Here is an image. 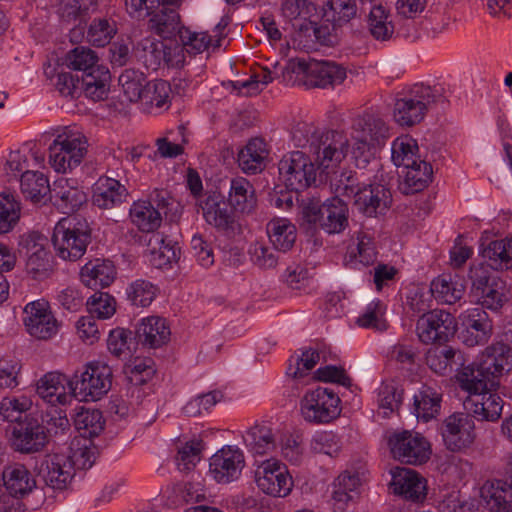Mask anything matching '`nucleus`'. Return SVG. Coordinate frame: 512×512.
<instances>
[{
	"label": "nucleus",
	"instance_id": "nucleus-55",
	"mask_svg": "<svg viewBox=\"0 0 512 512\" xmlns=\"http://www.w3.org/2000/svg\"><path fill=\"white\" fill-rule=\"evenodd\" d=\"M171 87L167 81L148 82L141 101L150 108L167 109L170 105Z\"/></svg>",
	"mask_w": 512,
	"mask_h": 512
},
{
	"label": "nucleus",
	"instance_id": "nucleus-45",
	"mask_svg": "<svg viewBox=\"0 0 512 512\" xmlns=\"http://www.w3.org/2000/svg\"><path fill=\"white\" fill-rule=\"evenodd\" d=\"M441 408V394L434 388L423 386L414 396V412L418 420L428 422Z\"/></svg>",
	"mask_w": 512,
	"mask_h": 512
},
{
	"label": "nucleus",
	"instance_id": "nucleus-28",
	"mask_svg": "<svg viewBox=\"0 0 512 512\" xmlns=\"http://www.w3.org/2000/svg\"><path fill=\"white\" fill-rule=\"evenodd\" d=\"M46 443L45 428L37 419L25 417L13 430V445L22 453L38 452Z\"/></svg>",
	"mask_w": 512,
	"mask_h": 512
},
{
	"label": "nucleus",
	"instance_id": "nucleus-57",
	"mask_svg": "<svg viewBox=\"0 0 512 512\" xmlns=\"http://www.w3.org/2000/svg\"><path fill=\"white\" fill-rule=\"evenodd\" d=\"M119 84L124 95L130 102L141 101L144 89L148 84L145 75L134 69H126L119 76Z\"/></svg>",
	"mask_w": 512,
	"mask_h": 512
},
{
	"label": "nucleus",
	"instance_id": "nucleus-31",
	"mask_svg": "<svg viewBox=\"0 0 512 512\" xmlns=\"http://www.w3.org/2000/svg\"><path fill=\"white\" fill-rule=\"evenodd\" d=\"M127 189L118 180L101 177L93 188V204L101 209H111L126 201Z\"/></svg>",
	"mask_w": 512,
	"mask_h": 512
},
{
	"label": "nucleus",
	"instance_id": "nucleus-51",
	"mask_svg": "<svg viewBox=\"0 0 512 512\" xmlns=\"http://www.w3.org/2000/svg\"><path fill=\"white\" fill-rule=\"evenodd\" d=\"M418 144L415 139L408 135L397 137L391 146V159L397 167H408L415 164L419 159L416 156Z\"/></svg>",
	"mask_w": 512,
	"mask_h": 512
},
{
	"label": "nucleus",
	"instance_id": "nucleus-11",
	"mask_svg": "<svg viewBox=\"0 0 512 512\" xmlns=\"http://www.w3.org/2000/svg\"><path fill=\"white\" fill-rule=\"evenodd\" d=\"M461 389L468 392L464 401L465 409L478 420L496 421L500 418L503 409V400L489 389L490 383L484 380H474L467 388L459 382Z\"/></svg>",
	"mask_w": 512,
	"mask_h": 512
},
{
	"label": "nucleus",
	"instance_id": "nucleus-32",
	"mask_svg": "<svg viewBox=\"0 0 512 512\" xmlns=\"http://www.w3.org/2000/svg\"><path fill=\"white\" fill-rule=\"evenodd\" d=\"M481 498L490 512L512 511V485L501 480L487 481L481 487Z\"/></svg>",
	"mask_w": 512,
	"mask_h": 512
},
{
	"label": "nucleus",
	"instance_id": "nucleus-19",
	"mask_svg": "<svg viewBox=\"0 0 512 512\" xmlns=\"http://www.w3.org/2000/svg\"><path fill=\"white\" fill-rule=\"evenodd\" d=\"M39 477L54 490H64L74 477L73 464L65 453L47 454L38 467Z\"/></svg>",
	"mask_w": 512,
	"mask_h": 512
},
{
	"label": "nucleus",
	"instance_id": "nucleus-44",
	"mask_svg": "<svg viewBox=\"0 0 512 512\" xmlns=\"http://www.w3.org/2000/svg\"><path fill=\"white\" fill-rule=\"evenodd\" d=\"M482 256L493 270L512 268V238L491 241L482 250Z\"/></svg>",
	"mask_w": 512,
	"mask_h": 512
},
{
	"label": "nucleus",
	"instance_id": "nucleus-53",
	"mask_svg": "<svg viewBox=\"0 0 512 512\" xmlns=\"http://www.w3.org/2000/svg\"><path fill=\"white\" fill-rule=\"evenodd\" d=\"M73 422L77 430H83L84 436L94 437L104 428L102 413L97 409L79 407L74 415Z\"/></svg>",
	"mask_w": 512,
	"mask_h": 512
},
{
	"label": "nucleus",
	"instance_id": "nucleus-17",
	"mask_svg": "<svg viewBox=\"0 0 512 512\" xmlns=\"http://www.w3.org/2000/svg\"><path fill=\"white\" fill-rule=\"evenodd\" d=\"M245 466L242 450L235 446H224L210 457L209 474L219 484L237 481Z\"/></svg>",
	"mask_w": 512,
	"mask_h": 512
},
{
	"label": "nucleus",
	"instance_id": "nucleus-5",
	"mask_svg": "<svg viewBox=\"0 0 512 512\" xmlns=\"http://www.w3.org/2000/svg\"><path fill=\"white\" fill-rule=\"evenodd\" d=\"M91 242V229L85 219L66 217L60 219L53 230L52 244L58 257L77 261Z\"/></svg>",
	"mask_w": 512,
	"mask_h": 512
},
{
	"label": "nucleus",
	"instance_id": "nucleus-25",
	"mask_svg": "<svg viewBox=\"0 0 512 512\" xmlns=\"http://www.w3.org/2000/svg\"><path fill=\"white\" fill-rule=\"evenodd\" d=\"M390 486L393 492L412 502L426 497V480L418 472L406 467H395L390 471Z\"/></svg>",
	"mask_w": 512,
	"mask_h": 512
},
{
	"label": "nucleus",
	"instance_id": "nucleus-29",
	"mask_svg": "<svg viewBox=\"0 0 512 512\" xmlns=\"http://www.w3.org/2000/svg\"><path fill=\"white\" fill-rule=\"evenodd\" d=\"M354 139H361L380 147L390 137V129L387 123L378 115L364 114L354 120Z\"/></svg>",
	"mask_w": 512,
	"mask_h": 512
},
{
	"label": "nucleus",
	"instance_id": "nucleus-42",
	"mask_svg": "<svg viewBox=\"0 0 512 512\" xmlns=\"http://www.w3.org/2000/svg\"><path fill=\"white\" fill-rule=\"evenodd\" d=\"M132 223L142 232H154L162 222L161 211L151 201L139 200L130 208Z\"/></svg>",
	"mask_w": 512,
	"mask_h": 512
},
{
	"label": "nucleus",
	"instance_id": "nucleus-10",
	"mask_svg": "<svg viewBox=\"0 0 512 512\" xmlns=\"http://www.w3.org/2000/svg\"><path fill=\"white\" fill-rule=\"evenodd\" d=\"M340 398L334 390L317 387L307 391L301 400V413L310 423H329L341 413Z\"/></svg>",
	"mask_w": 512,
	"mask_h": 512
},
{
	"label": "nucleus",
	"instance_id": "nucleus-4",
	"mask_svg": "<svg viewBox=\"0 0 512 512\" xmlns=\"http://www.w3.org/2000/svg\"><path fill=\"white\" fill-rule=\"evenodd\" d=\"M444 101L442 88L415 84L396 99L393 110L394 120L400 126H414L424 119L427 111L434 104Z\"/></svg>",
	"mask_w": 512,
	"mask_h": 512
},
{
	"label": "nucleus",
	"instance_id": "nucleus-61",
	"mask_svg": "<svg viewBox=\"0 0 512 512\" xmlns=\"http://www.w3.org/2000/svg\"><path fill=\"white\" fill-rule=\"evenodd\" d=\"M156 370L154 362L150 358H135L125 366V374L134 385H143L150 380Z\"/></svg>",
	"mask_w": 512,
	"mask_h": 512
},
{
	"label": "nucleus",
	"instance_id": "nucleus-54",
	"mask_svg": "<svg viewBox=\"0 0 512 512\" xmlns=\"http://www.w3.org/2000/svg\"><path fill=\"white\" fill-rule=\"evenodd\" d=\"M158 287L145 279H137L131 282L127 289V299L133 306L148 307L158 294Z\"/></svg>",
	"mask_w": 512,
	"mask_h": 512
},
{
	"label": "nucleus",
	"instance_id": "nucleus-22",
	"mask_svg": "<svg viewBox=\"0 0 512 512\" xmlns=\"http://www.w3.org/2000/svg\"><path fill=\"white\" fill-rule=\"evenodd\" d=\"M49 194L52 204L64 214L75 212L87 200L77 180L66 177L57 178L51 185Z\"/></svg>",
	"mask_w": 512,
	"mask_h": 512
},
{
	"label": "nucleus",
	"instance_id": "nucleus-23",
	"mask_svg": "<svg viewBox=\"0 0 512 512\" xmlns=\"http://www.w3.org/2000/svg\"><path fill=\"white\" fill-rule=\"evenodd\" d=\"M353 198L355 208L369 217L384 214L392 202L390 190L382 184L360 186Z\"/></svg>",
	"mask_w": 512,
	"mask_h": 512
},
{
	"label": "nucleus",
	"instance_id": "nucleus-47",
	"mask_svg": "<svg viewBox=\"0 0 512 512\" xmlns=\"http://www.w3.org/2000/svg\"><path fill=\"white\" fill-rule=\"evenodd\" d=\"M365 480L364 472L345 470L334 481L333 499L347 503L353 499L352 493L357 492Z\"/></svg>",
	"mask_w": 512,
	"mask_h": 512
},
{
	"label": "nucleus",
	"instance_id": "nucleus-38",
	"mask_svg": "<svg viewBox=\"0 0 512 512\" xmlns=\"http://www.w3.org/2000/svg\"><path fill=\"white\" fill-rule=\"evenodd\" d=\"M228 203L235 211L250 213L257 203L253 185L244 177L231 180Z\"/></svg>",
	"mask_w": 512,
	"mask_h": 512
},
{
	"label": "nucleus",
	"instance_id": "nucleus-24",
	"mask_svg": "<svg viewBox=\"0 0 512 512\" xmlns=\"http://www.w3.org/2000/svg\"><path fill=\"white\" fill-rule=\"evenodd\" d=\"M474 424L468 415L459 413L447 417L441 433L445 445L451 451L468 447L474 440Z\"/></svg>",
	"mask_w": 512,
	"mask_h": 512
},
{
	"label": "nucleus",
	"instance_id": "nucleus-20",
	"mask_svg": "<svg viewBox=\"0 0 512 512\" xmlns=\"http://www.w3.org/2000/svg\"><path fill=\"white\" fill-rule=\"evenodd\" d=\"M23 312V321L31 336L46 340L57 334L59 323L45 302H30L25 306Z\"/></svg>",
	"mask_w": 512,
	"mask_h": 512
},
{
	"label": "nucleus",
	"instance_id": "nucleus-30",
	"mask_svg": "<svg viewBox=\"0 0 512 512\" xmlns=\"http://www.w3.org/2000/svg\"><path fill=\"white\" fill-rule=\"evenodd\" d=\"M464 330L461 332L462 342L473 347L488 341L492 324L486 312L479 308L472 309L463 318Z\"/></svg>",
	"mask_w": 512,
	"mask_h": 512
},
{
	"label": "nucleus",
	"instance_id": "nucleus-1",
	"mask_svg": "<svg viewBox=\"0 0 512 512\" xmlns=\"http://www.w3.org/2000/svg\"><path fill=\"white\" fill-rule=\"evenodd\" d=\"M296 147L308 148L315 157L319 169H329L339 164L346 156L347 138L338 131H322L313 123L298 122L292 130Z\"/></svg>",
	"mask_w": 512,
	"mask_h": 512
},
{
	"label": "nucleus",
	"instance_id": "nucleus-43",
	"mask_svg": "<svg viewBox=\"0 0 512 512\" xmlns=\"http://www.w3.org/2000/svg\"><path fill=\"white\" fill-rule=\"evenodd\" d=\"M149 25L151 30L162 38L168 39L181 34L184 27L181 25L180 15L175 8L163 7L152 14Z\"/></svg>",
	"mask_w": 512,
	"mask_h": 512
},
{
	"label": "nucleus",
	"instance_id": "nucleus-9",
	"mask_svg": "<svg viewBox=\"0 0 512 512\" xmlns=\"http://www.w3.org/2000/svg\"><path fill=\"white\" fill-rule=\"evenodd\" d=\"M472 287L470 296L483 308L499 310L507 301V287L501 279L491 278L483 264L471 268Z\"/></svg>",
	"mask_w": 512,
	"mask_h": 512
},
{
	"label": "nucleus",
	"instance_id": "nucleus-3",
	"mask_svg": "<svg viewBox=\"0 0 512 512\" xmlns=\"http://www.w3.org/2000/svg\"><path fill=\"white\" fill-rule=\"evenodd\" d=\"M67 66L82 71L81 89L93 100H103L110 87L111 75L105 66L99 64V57L90 48L79 46L66 55Z\"/></svg>",
	"mask_w": 512,
	"mask_h": 512
},
{
	"label": "nucleus",
	"instance_id": "nucleus-7",
	"mask_svg": "<svg viewBox=\"0 0 512 512\" xmlns=\"http://www.w3.org/2000/svg\"><path fill=\"white\" fill-rule=\"evenodd\" d=\"M87 148V139L77 128H60L49 146V163L55 171L65 173L80 165Z\"/></svg>",
	"mask_w": 512,
	"mask_h": 512
},
{
	"label": "nucleus",
	"instance_id": "nucleus-21",
	"mask_svg": "<svg viewBox=\"0 0 512 512\" xmlns=\"http://www.w3.org/2000/svg\"><path fill=\"white\" fill-rule=\"evenodd\" d=\"M72 379L59 372H48L36 383L37 395L52 407L70 404L75 394L71 389Z\"/></svg>",
	"mask_w": 512,
	"mask_h": 512
},
{
	"label": "nucleus",
	"instance_id": "nucleus-2",
	"mask_svg": "<svg viewBox=\"0 0 512 512\" xmlns=\"http://www.w3.org/2000/svg\"><path fill=\"white\" fill-rule=\"evenodd\" d=\"M512 367V348L504 342H496L487 346L476 362L463 367L457 375L458 382L467 388L474 380H484L490 387L496 385V379L508 372Z\"/></svg>",
	"mask_w": 512,
	"mask_h": 512
},
{
	"label": "nucleus",
	"instance_id": "nucleus-34",
	"mask_svg": "<svg viewBox=\"0 0 512 512\" xmlns=\"http://www.w3.org/2000/svg\"><path fill=\"white\" fill-rule=\"evenodd\" d=\"M150 263L156 268H165L176 261L180 248L162 233H153L148 240Z\"/></svg>",
	"mask_w": 512,
	"mask_h": 512
},
{
	"label": "nucleus",
	"instance_id": "nucleus-64",
	"mask_svg": "<svg viewBox=\"0 0 512 512\" xmlns=\"http://www.w3.org/2000/svg\"><path fill=\"white\" fill-rule=\"evenodd\" d=\"M339 439L331 431H318L310 440V449L315 453L336 456L340 451Z\"/></svg>",
	"mask_w": 512,
	"mask_h": 512
},
{
	"label": "nucleus",
	"instance_id": "nucleus-8",
	"mask_svg": "<svg viewBox=\"0 0 512 512\" xmlns=\"http://www.w3.org/2000/svg\"><path fill=\"white\" fill-rule=\"evenodd\" d=\"M111 367L100 361L89 362L84 371L74 374L71 389L79 401H97L111 389Z\"/></svg>",
	"mask_w": 512,
	"mask_h": 512
},
{
	"label": "nucleus",
	"instance_id": "nucleus-27",
	"mask_svg": "<svg viewBox=\"0 0 512 512\" xmlns=\"http://www.w3.org/2000/svg\"><path fill=\"white\" fill-rule=\"evenodd\" d=\"M1 481L6 495L15 499L19 504L20 512H23L19 498L31 493L36 487V480L32 473L22 464L9 465L0 476ZM0 485L2 486L1 483Z\"/></svg>",
	"mask_w": 512,
	"mask_h": 512
},
{
	"label": "nucleus",
	"instance_id": "nucleus-6",
	"mask_svg": "<svg viewBox=\"0 0 512 512\" xmlns=\"http://www.w3.org/2000/svg\"><path fill=\"white\" fill-rule=\"evenodd\" d=\"M302 217L328 234H339L348 226V206L342 198L332 197L321 203L320 199L312 197L303 200Z\"/></svg>",
	"mask_w": 512,
	"mask_h": 512
},
{
	"label": "nucleus",
	"instance_id": "nucleus-33",
	"mask_svg": "<svg viewBox=\"0 0 512 512\" xmlns=\"http://www.w3.org/2000/svg\"><path fill=\"white\" fill-rule=\"evenodd\" d=\"M171 331L167 321L159 316L142 319L138 329L139 342L148 348H159L170 339Z\"/></svg>",
	"mask_w": 512,
	"mask_h": 512
},
{
	"label": "nucleus",
	"instance_id": "nucleus-56",
	"mask_svg": "<svg viewBox=\"0 0 512 512\" xmlns=\"http://www.w3.org/2000/svg\"><path fill=\"white\" fill-rule=\"evenodd\" d=\"M203 444L200 439L194 438L178 446L175 462L180 471L189 472L195 468L201 459Z\"/></svg>",
	"mask_w": 512,
	"mask_h": 512
},
{
	"label": "nucleus",
	"instance_id": "nucleus-35",
	"mask_svg": "<svg viewBox=\"0 0 512 512\" xmlns=\"http://www.w3.org/2000/svg\"><path fill=\"white\" fill-rule=\"evenodd\" d=\"M116 271L110 261L96 259L86 263L80 272L81 281L87 287H107L115 279Z\"/></svg>",
	"mask_w": 512,
	"mask_h": 512
},
{
	"label": "nucleus",
	"instance_id": "nucleus-49",
	"mask_svg": "<svg viewBox=\"0 0 512 512\" xmlns=\"http://www.w3.org/2000/svg\"><path fill=\"white\" fill-rule=\"evenodd\" d=\"M21 191L32 202L41 201L48 193L51 186L43 173L26 170L21 175Z\"/></svg>",
	"mask_w": 512,
	"mask_h": 512
},
{
	"label": "nucleus",
	"instance_id": "nucleus-36",
	"mask_svg": "<svg viewBox=\"0 0 512 512\" xmlns=\"http://www.w3.org/2000/svg\"><path fill=\"white\" fill-rule=\"evenodd\" d=\"M267 156L268 150L264 140L253 138L238 153V164L243 172L255 174L264 169Z\"/></svg>",
	"mask_w": 512,
	"mask_h": 512
},
{
	"label": "nucleus",
	"instance_id": "nucleus-60",
	"mask_svg": "<svg viewBox=\"0 0 512 512\" xmlns=\"http://www.w3.org/2000/svg\"><path fill=\"white\" fill-rule=\"evenodd\" d=\"M384 314V304L380 300H374L367 305L364 313L357 318V324L364 328L384 331L387 329Z\"/></svg>",
	"mask_w": 512,
	"mask_h": 512
},
{
	"label": "nucleus",
	"instance_id": "nucleus-59",
	"mask_svg": "<svg viewBox=\"0 0 512 512\" xmlns=\"http://www.w3.org/2000/svg\"><path fill=\"white\" fill-rule=\"evenodd\" d=\"M31 407L32 401L24 395L4 397L0 401V419L7 422H18Z\"/></svg>",
	"mask_w": 512,
	"mask_h": 512
},
{
	"label": "nucleus",
	"instance_id": "nucleus-39",
	"mask_svg": "<svg viewBox=\"0 0 512 512\" xmlns=\"http://www.w3.org/2000/svg\"><path fill=\"white\" fill-rule=\"evenodd\" d=\"M136 57L144 63L147 68L156 69L162 61L169 62V53L163 41L153 36H147L134 47Z\"/></svg>",
	"mask_w": 512,
	"mask_h": 512
},
{
	"label": "nucleus",
	"instance_id": "nucleus-15",
	"mask_svg": "<svg viewBox=\"0 0 512 512\" xmlns=\"http://www.w3.org/2000/svg\"><path fill=\"white\" fill-rule=\"evenodd\" d=\"M20 252L26 257V270L36 280H43L53 271V256L47 250V239L33 232L22 236Z\"/></svg>",
	"mask_w": 512,
	"mask_h": 512
},
{
	"label": "nucleus",
	"instance_id": "nucleus-26",
	"mask_svg": "<svg viewBox=\"0 0 512 512\" xmlns=\"http://www.w3.org/2000/svg\"><path fill=\"white\" fill-rule=\"evenodd\" d=\"M306 73L307 81L313 87L329 88L343 83L347 77L346 69L331 61H313L299 63Z\"/></svg>",
	"mask_w": 512,
	"mask_h": 512
},
{
	"label": "nucleus",
	"instance_id": "nucleus-12",
	"mask_svg": "<svg viewBox=\"0 0 512 512\" xmlns=\"http://www.w3.org/2000/svg\"><path fill=\"white\" fill-rule=\"evenodd\" d=\"M394 459L412 465L425 463L431 455L430 443L421 434L409 430L395 431L388 437Z\"/></svg>",
	"mask_w": 512,
	"mask_h": 512
},
{
	"label": "nucleus",
	"instance_id": "nucleus-40",
	"mask_svg": "<svg viewBox=\"0 0 512 512\" xmlns=\"http://www.w3.org/2000/svg\"><path fill=\"white\" fill-rule=\"evenodd\" d=\"M367 28L377 41H389L394 35L390 11L382 4H373L367 17Z\"/></svg>",
	"mask_w": 512,
	"mask_h": 512
},
{
	"label": "nucleus",
	"instance_id": "nucleus-16",
	"mask_svg": "<svg viewBox=\"0 0 512 512\" xmlns=\"http://www.w3.org/2000/svg\"><path fill=\"white\" fill-rule=\"evenodd\" d=\"M258 488L274 497L287 496L293 487V480L285 464L277 459L263 461L255 471Z\"/></svg>",
	"mask_w": 512,
	"mask_h": 512
},
{
	"label": "nucleus",
	"instance_id": "nucleus-18",
	"mask_svg": "<svg viewBox=\"0 0 512 512\" xmlns=\"http://www.w3.org/2000/svg\"><path fill=\"white\" fill-rule=\"evenodd\" d=\"M205 221L231 236L239 229L234 208L220 194H209L200 204Z\"/></svg>",
	"mask_w": 512,
	"mask_h": 512
},
{
	"label": "nucleus",
	"instance_id": "nucleus-52",
	"mask_svg": "<svg viewBox=\"0 0 512 512\" xmlns=\"http://www.w3.org/2000/svg\"><path fill=\"white\" fill-rule=\"evenodd\" d=\"M337 166L338 164L333 168L326 170L321 169L322 172L326 173L327 175H329L331 172L333 173V176L330 179V189L335 194L334 197L353 198V196L360 188L358 179L355 173L351 171H334Z\"/></svg>",
	"mask_w": 512,
	"mask_h": 512
},
{
	"label": "nucleus",
	"instance_id": "nucleus-62",
	"mask_svg": "<svg viewBox=\"0 0 512 512\" xmlns=\"http://www.w3.org/2000/svg\"><path fill=\"white\" fill-rule=\"evenodd\" d=\"M455 354V350L450 347L431 348L426 354V363L432 371L444 375L452 369Z\"/></svg>",
	"mask_w": 512,
	"mask_h": 512
},
{
	"label": "nucleus",
	"instance_id": "nucleus-58",
	"mask_svg": "<svg viewBox=\"0 0 512 512\" xmlns=\"http://www.w3.org/2000/svg\"><path fill=\"white\" fill-rule=\"evenodd\" d=\"M348 261L357 265L368 266L376 260V251L371 236L364 232H360L357 236V244L355 247H350L348 252Z\"/></svg>",
	"mask_w": 512,
	"mask_h": 512
},
{
	"label": "nucleus",
	"instance_id": "nucleus-41",
	"mask_svg": "<svg viewBox=\"0 0 512 512\" xmlns=\"http://www.w3.org/2000/svg\"><path fill=\"white\" fill-rule=\"evenodd\" d=\"M273 247L282 252L289 251L296 241V227L286 218H273L266 227Z\"/></svg>",
	"mask_w": 512,
	"mask_h": 512
},
{
	"label": "nucleus",
	"instance_id": "nucleus-48",
	"mask_svg": "<svg viewBox=\"0 0 512 512\" xmlns=\"http://www.w3.org/2000/svg\"><path fill=\"white\" fill-rule=\"evenodd\" d=\"M404 183L407 186L406 193H416L423 190L433 177V168L429 162L421 160L415 161V164L405 167Z\"/></svg>",
	"mask_w": 512,
	"mask_h": 512
},
{
	"label": "nucleus",
	"instance_id": "nucleus-13",
	"mask_svg": "<svg viewBox=\"0 0 512 512\" xmlns=\"http://www.w3.org/2000/svg\"><path fill=\"white\" fill-rule=\"evenodd\" d=\"M278 170L280 178L291 190H305L316 181L315 164L302 151H293L283 156Z\"/></svg>",
	"mask_w": 512,
	"mask_h": 512
},
{
	"label": "nucleus",
	"instance_id": "nucleus-37",
	"mask_svg": "<svg viewBox=\"0 0 512 512\" xmlns=\"http://www.w3.org/2000/svg\"><path fill=\"white\" fill-rule=\"evenodd\" d=\"M465 289L463 280L448 275L435 278L430 285V293L436 301L448 305L460 301L464 296Z\"/></svg>",
	"mask_w": 512,
	"mask_h": 512
},
{
	"label": "nucleus",
	"instance_id": "nucleus-50",
	"mask_svg": "<svg viewBox=\"0 0 512 512\" xmlns=\"http://www.w3.org/2000/svg\"><path fill=\"white\" fill-rule=\"evenodd\" d=\"M21 216L19 198L11 192L0 193V234L8 233L18 223Z\"/></svg>",
	"mask_w": 512,
	"mask_h": 512
},
{
	"label": "nucleus",
	"instance_id": "nucleus-14",
	"mask_svg": "<svg viewBox=\"0 0 512 512\" xmlns=\"http://www.w3.org/2000/svg\"><path fill=\"white\" fill-rule=\"evenodd\" d=\"M455 317L442 309L422 314L416 323V334L424 344H444L456 333Z\"/></svg>",
	"mask_w": 512,
	"mask_h": 512
},
{
	"label": "nucleus",
	"instance_id": "nucleus-63",
	"mask_svg": "<svg viewBox=\"0 0 512 512\" xmlns=\"http://www.w3.org/2000/svg\"><path fill=\"white\" fill-rule=\"evenodd\" d=\"M116 33L115 23L107 19H94L89 26L87 38L95 46L103 47L110 43Z\"/></svg>",
	"mask_w": 512,
	"mask_h": 512
},
{
	"label": "nucleus",
	"instance_id": "nucleus-46",
	"mask_svg": "<svg viewBox=\"0 0 512 512\" xmlns=\"http://www.w3.org/2000/svg\"><path fill=\"white\" fill-rule=\"evenodd\" d=\"M248 450L255 455H264L275 448L272 429L266 424H255L243 436Z\"/></svg>",
	"mask_w": 512,
	"mask_h": 512
}]
</instances>
